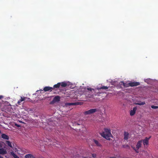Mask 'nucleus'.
<instances>
[{
  "label": "nucleus",
  "instance_id": "2eb2a0df",
  "mask_svg": "<svg viewBox=\"0 0 158 158\" xmlns=\"http://www.w3.org/2000/svg\"><path fill=\"white\" fill-rule=\"evenodd\" d=\"M26 98H25V97L22 98V97H21V99H20V100H19L18 101V102H17V103H18V104H19V105H20V104H20L21 102H22V101H23L25 100Z\"/></svg>",
  "mask_w": 158,
  "mask_h": 158
},
{
  "label": "nucleus",
  "instance_id": "20e7f679",
  "mask_svg": "<svg viewBox=\"0 0 158 158\" xmlns=\"http://www.w3.org/2000/svg\"><path fill=\"white\" fill-rule=\"evenodd\" d=\"M130 86L131 87L136 86L140 85V83L138 82H131L129 83Z\"/></svg>",
  "mask_w": 158,
  "mask_h": 158
},
{
  "label": "nucleus",
  "instance_id": "b1692460",
  "mask_svg": "<svg viewBox=\"0 0 158 158\" xmlns=\"http://www.w3.org/2000/svg\"><path fill=\"white\" fill-rule=\"evenodd\" d=\"M151 108L152 109H157L158 108V106H154V105H152L151 106Z\"/></svg>",
  "mask_w": 158,
  "mask_h": 158
},
{
  "label": "nucleus",
  "instance_id": "f8f14e48",
  "mask_svg": "<svg viewBox=\"0 0 158 158\" xmlns=\"http://www.w3.org/2000/svg\"><path fill=\"white\" fill-rule=\"evenodd\" d=\"M93 140L94 142V143L97 146L100 147H102L101 144L100 143L99 141L95 139H93Z\"/></svg>",
  "mask_w": 158,
  "mask_h": 158
},
{
  "label": "nucleus",
  "instance_id": "6ab92c4d",
  "mask_svg": "<svg viewBox=\"0 0 158 158\" xmlns=\"http://www.w3.org/2000/svg\"><path fill=\"white\" fill-rule=\"evenodd\" d=\"M11 154L14 157V158H19L18 156L13 152H11Z\"/></svg>",
  "mask_w": 158,
  "mask_h": 158
},
{
  "label": "nucleus",
  "instance_id": "473e14b6",
  "mask_svg": "<svg viewBox=\"0 0 158 158\" xmlns=\"http://www.w3.org/2000/svg\"><path fill=\"white\" fill-rule=\"evenodd\" d=\"M89 97V98H91V97H92V96H91V97Z\"/></svg>",
  "mask_w": 158,
  "mask_h": 158
},
{
  "label": "nucleus",
  "instance_id": "4468645a",
  "mask_svg": "<svg viewBox=\"0 0 158 158\" xmlns=\"http://www.w3.org/2000/svg\"><path fill=\"white\" fill-rule=\"evenodd\" d=\"M1 137L2 138L6 139H9V136L5 134H2L1 135Z\"/></svg>",
  "mask_w": 158,
  "mask_h": 158
},
{
  "label": "nucleus",
  "instance_id": "9b49d317",
  "mask_svg": "<svg viewBox=\"0 0 158 158\" xmlns=\"http://www.w3.org/2000/svg\"><path fill=\"white\" fill-rule=\"evenodd\" d=\"M124 138L125 140H127L128 138L129 134L128 132L125 131L124 133Z\"/></svg>",
  "mask_w": 158,
  "mask_h": 158
},
{
  "label": "nucleus",
  "instance_id": "2f4dec72",
  "mask_svg": "<svg viewBox=\"0 0 158 158\" xmlns=\"http://www.w3.org/2000/svg\"><path fill=\"white\" fill-rule=\"evenodd\" d=\"M110 158H116L115 157H110Z\"/></svg>",
  "mask_w": 158,
  "mask_h": 158
},
{
  "label": "nucleus",
  "instance_id": "9d476101",
  "mask_svg": "<svg viewBox=\"0 0 158 158\" xmlns=\"http://www.w3.org/2000/svg\"><path fill=\"white\" fill-rule=\"evenodd\" d=\"M142 142V140H139L138 142L136 145V148L137 149V150H138L141 147V144Z\"/></svg>",
  "mask_w": 158,
  "mask_h": 158
},
{
  "label": "nucleus",
  "instance_id": "423d86ee",
  "mask_svg": "<svg viewBox=\"0 0 158 158\" xmlns=\"http://www.w3.org/2000/svg\"><path fill=\"white\" fill-rule=\"evenodd\" d=\"M53 89V88L49 86H45L43 89V90L45 92H47L50 91V92L52 91V89ZM41 91H43V90H41Z\"/></svg>",
  "mask_w": 158,
  "mask_h": 158
},
{
  "label": "nucleus",
  "instance_id": "f3484780",
  "mask_svg": "<svg viewBox=\"0 0 158 158\" xmlns=\"http://www.w3.org/2000/svg\"><path fill=\"white\" fill-rule=\"evenodd\" d=\"M60 86V83L59 82L57 83L56 84H55L54 85L53 87V89L55 88H59Z\"/></svg>",
  "mask_w": 158,
  "mask_h": 158
},
{
  "label": "nucleus",
  "instance_id": "aec40b11",
  "mask_svg": "<svg viewBox=\"0 0 158 158\" xmlns=\"http://www.w3.org/2000/svg\"><path fill=\"white\" fill-rule=\"evenodd\" d=\"M6 143L11 148H12V144L10 142L8 141H6Z\"/></svg>",
  "mask_w": 158,
  "mask_h": 158
},
{
  "label": "nucleus",
  "instance_id": "c85d7f7f",
  "mask_svg": "<svg viewBox=\"0 0 158 158\" xmlns=\"http://www.w3.org/2000/svg\"><path fill=\"white\" fill-rule=\"evenodd\" d=\"M134 149L135 150L136 152L139 153V151L138 150H137L136 149H135V148H134Z\"/></svg>",
  "mask_w": 158,
  "mask_h": 158
},
{
  "label": "nucleus",
  "instance_id": "bb28decb",
  "mask_svg": "<svg viewBox=\"0 0 158 158\" xmlns=\"http://www.w3.org/2000/svg\"><path fill=\"white\" fill-rule=\"evenodd\" d=\"M87 89L90 91H92V90H94V89H92L91 88H87Z\"/></svg>",
  "mask_w": 158,
  "mask_h": 158
},
{
  "label": "nucleus",
  "instance_id": "6e6552de",
  "mask_svg": "<svg viewBox=\"0 0 158 158\" xmlns=\"http://www.w3.org/2000/svg\"><path fill=\"white\" fill-rule=\"evenodd\" d=\"M7 153L6 150L3 148H0V154L4 155L6 154Z\"/></svg>",
  "mask_w": 158,
  "mask_h": 158
},
{
  "label": "nucleus",
  "instance_id": "412c9836",
  "mask_svg": "<svg viewBox=\"0 0 158 158\" xmlns=\"http://www.w3.org/2000/svg\"><path fill=\"white\" fill-rule=\"evenodd\" d=\"M108 87L106 86H103L101 87H100L99 89H108Z\"/></svg>",
  "mask_w": 158,
  "mask_h": 158
},
{
  "label": "nucleus",
  "instance_id": "5701e85b",
  "mask_svg": "<svg viewBox=\"0 0 158 158\" xmlns=\"http://www.w3.org/2000/svg\"><path fill=\"white\" fill-rule=\"evenodd\" d=\"M73 124L74 126H75L80 125L81 124V123H78L77 122H75L74 123H73Z\"/></svg>",
  "mask_w": 158,
  "mask_h": 158
},
{
  "label": "nucleus",
  "instance_id": "ddd939ff",
  "mask_svg": "<svg viewBox=\"0 0 158 158\" xmlns=\"http://www.w3.org/2000/svg\"><path fill=\"white\" fill-rule=\"evenodd\" d=\"M68 105H81V103L80 102H76L74 103H68Z\"/></svg>",
  "mask_w": 158,
  "mask_h": 158
},
{
  "label": "nucleus",
  "instance_id": "7c9ffc66",
  "mask_svg": "<svg viewBox=\"0 0 158 158\" xmlns=\"http://www.w3.org/2000/svg\"><path fill=\"white\" fill-rule=\"evenodd\" d=\"M0 158H3V157L1 156H0Z\"/></svg>",
  "mask_w": 158,
  "mask_h": 158
},
{
  "label": "nucleus",
  "instance_id": "0eeeda50",
  "mask_svg": "<svg viewBox=\"0 0 158 158\" xmlns=\"http://www.w3.org/2000/svg\"><path fill=\"white\" fill-rule=\"evenodd\" d=\"M119 85L122 86L123 85V86L124 87H128L130 86V85L128 83H125L123 81H121L119 83Z\"/></svg>",
  "mask_w": 158,
  "mask_h": 158
},
{
  "label": "nucleus",
  "instance_id": "dca6fc26",
  "mask_svg": "<svg viewBox=\"0 0 158 158\" xmlns=\"http://www.w3.org/2000/svg\"><path fill=\"white\" fill-rule=\"evenodd\" d=\"M25 158H35L32 155L28 154L26 155L25 156Z\"/></svg>",
  "mask_w": 158,
  "mask_h": 158
},
{
  "label": "nucleus",
  "instance_id": "39448f33",
  "mask_svg": "<svg viewBox=\"0 0 158 158\" xmlns=\"http://www.w3.org/2000/svg\"><path fill=\"white\" fill-rule=\"evenodd\" d=\"M151 136L149 137V138L146 137L144 139L142 140L143 141V144L144 146L145 145H147L148 144L149 140Z\"/></svg>",
  "mask_w": 158,
  "mask_h": 158
},
{
  "label": "nucleus",
  "instance_id": "393cba45",
  "mask_svg": "<svg viewBox=\"0 0 158 158\" xmlns=\"http://www.w3.org/2000/svg\"><path fill=\"white\" fill-rule=\"evenodd\" d=\"M123 148H127L129 149L130 148V146H128V145H124L123 146Z\"/></svg>",
  "mask_w": 158,
  "mask_h": 158
},
{
  "label": "nucleus",
  "instance_id": "7ed1b4c3",
  "mask_svg": "<svg viewBox=\"0 0 158 158\" xmlns=\"http://www.w3.org/2000/svg\"><path fill=\"white\" fill-rule=\"evenodd\" d=\"M60 97L59 96H55L53 99V100L51 102L50 104H53L56 102H57L60 101Z\"/></svg>",
  "mask_w": 158,
  "mask_h": 158
},
{
  "label": "nucleus",
  "instance_id": "1a4fd4ad",
  "mask_svg": "<svg viewBox=\"0 0 158 158\" xmlns=\"http://www.w3.org/2000/svg\"><path fill=\"white\" fill-rule=\"evenodd\" d=\"M137 107H134L132 110H131L130 112V115L131 116H133L135 114V113L136 111L137 110Z\"/></svg>",
  "mask_w": 158,
  "mask_h": 158
},
{
  "label": "nucleus",
  "instance_id": "cd10ccee",
  "mask_svg": "<svg viewBox=\"0 0 158 158\" xmlns=\"http://www.w3.org/2000/svg\"><path fill=\"white\" fill-rule=\"evenodd\" d=\"M15 126H16L18 127H20V125H18L16 123L15 124Z\"/></svg>",
  "mask_w": 158,
  "mask_h": 158
},
{
  "label": "nucleus",
  "instance_id": "f03ea898",
  "mask_svg": "<svg viewBox=\"0 0 158 158\" xmlns=\"http://www.w3.org/2000/svg\"><path fill=\"white\" fill-rule=\"evenodd\" d=\"M98 110L96 109H92L85 111L84 114L85 115L95 113Z\"/></svg>",
  "mask_w": 158,
  "mask_h": 158
},
{
  "label": "nucleus",
  "instance_id": "a878e982",
  "mask_svg": "<svg viewBox=\"0 0 158 158\" xmlns=\"http://www.w3.org/2000/svg\"><path fill=\"white\" fill-rule=\"evenodd\" d=\"M92 156L93 158H96L97 156V155L96 154H92Z\"/></svg>",
  "mask_w": 158,
  "mask_h": 158
},
{
  "label": "nucleus",
  "instance_id": "4be33fe9",
  "mask_svg": "<svg viewBox=\"0 0 158 158\" xmlns=\"http://www.w3.org/2000/svg\"><path fill=\"white\" fill-rule=\"evenodd\" d=\"M145 104V102H138V103H136V104L139 105H144Z\"/></svg>",
  "mask_w": 158,
  "mask_h": 158
},
{
  "label": "nucleus",
  "instance_id": "a211bd4d",
  "mask_svg": "<svg viewBox=\"0 0 158 158\" xmlns=\"http://www.w3.org/2000/svg\"><path fill=\"white\" fill-rule=\"evenodd\" d=\"M60 85L62 87H65L67 86V84L65 82H62L61 83H60Z\"/></svg>",
  "mask_w": 158,
  "mask_h": 158
},
{
  "label": "nucleus",
  "instance_id": "c756f323",
  "mask_svg": "<svg viewBox=\"0 0 158 158\" xmlns=\"http://www.w3.org/2000/svg\"><path fill=\"white\" fill-rule=\"evenodd\" d=\"M3 98V96L2 95H0V99Z\"/></svg>",
  "mask_w": 158,
  "mask_h": 158
},
{
  "label": "nucleus",
  "instance_id": "f257e3e1",
  "mask_svg": "<svg viewBox=\"0 0 158 158\" xmlns=\"http://www.w3.org/2000/svg\"><path fill=\"white\" fill-rule=\"evenodd\" d=\"M104 131L101 134V135L107 139L109 140L110 137L112 136L110 130L105 128Z\"/></svg>",
  "mask_w": 158,
  "mask_h": 158
}]
</instances>
